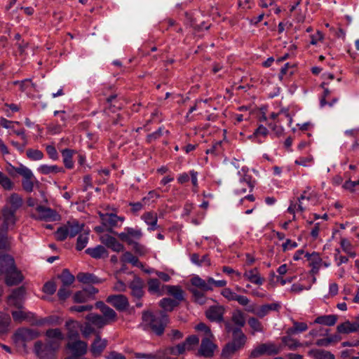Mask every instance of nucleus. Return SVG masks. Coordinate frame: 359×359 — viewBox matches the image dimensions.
I'll return each instance as SVG.
<instances>
[{"label": "nucleus", "mask_w": 359, "mask_h": 359, "mask_svg": "<svg viewBox=\"0 0 359 359\" xmlns=\"http://www.w3.org/2000/svg\"><path fill=\"white\" fill-rule=\"evenodd\" d=\"M142 321L144 326H148L157 335H161L168 323V316L164 311L153 315L149 311L142 313Z\"/></svg>", "instance_id": "nucleus-1"}, {"label": "nucleus", "mask_w": 359, "mask_h": 359, "mask_svg": "<svg viewBox=\"0 0 359 359\" xmlns=\"http://www.w3.org/2000/svg\"><path fill=\"white\" fill-rule=\"evenodd\" d=\"M116 99V95L113 94L109 96L106 100L109 106L102 113L101 115L103 122H102L100 126L104 130H108L111 125H122L121 116L116 113V108L114 109L111 107V103Z\"/></svg>", "instance_id": "nucleus-2"}, {"label": "nucleus", "mask_w": 359, "mask_h": 359, "mask_svg": "<svg viewBox=\"0 0 359 359\" xmlns=\"http://www.w3.org/2000/svg\"><path fill=\"white\" fill-rule=\"evenodd\" d=\"M233 341L227 344L222 352V357L229 358L231 357L237 351L243 347L246 342V336L240 329H233L232 330Z\"/></svg>", "instance_id": "nucleus-3"}, {"label": "nucleus", "mask_w": 359, "mask_h": 359, "mask_svg": "<svg viewBox=\"0 0 359 359\" xmlns=\"http://www.w3.org/2000/svg\"><path fill=\"white\" fill-rule=\"evenodd\" d=\"M84 224L79 222L76 219L68 221L65 224L59 227L55 232V238L57 240L62 241L67 236L71 238L76 236L83 229Z\"/></svg>", "instance_id": "nucleus-4"}, {"label": "nucleus", "mask_w": 359, "mask_h": 359, "mask_svg": "<svg viewBox=\"0 0 359 359\" xmlns=\"http://www.w3.org/2000/svg\"><path fill=\"white\" fill-rule=\"evenodd\" d=\"M59 348L55 343L37 341L34 345V353L39 359H55Z\"/></svg>", "instance_id": "nucleus-5"}, {"label": "nucleus", "mask_w": 359, "mask_h": 359, "mask_svg": "<svg viewBox=\"0 0 359 359\" xmlns=\"http://www.w3.org/2000/svg\"><path fill=\"white\" fill-rule=\"evenodd\" d=\"M11 167L15 169L18 174L22 176V186L23 189L28 193L33 191L34 182H37V180L32 171L22 164H20L18 167Z\"/></svg>", "instance_id": "nucleus-6"}, {"label": "nucleus", "mask_w": 359, "mask_h": 359, "mask_svg": "<svg viewBox=\"0 0 359 359\" xmlns=\"http://www.w3.org/2000/svg\"><path fill=\"white\" fill-rule=\"evenodd\" d=\"M114 233L121 241L126 243L128 245L139 241L143 236L142 229L138 227H126L123 232H114Z\"/></svg>", "instance_id": "nucleus-7"}, {"label": "nucleus", "mask_w": 359, "mask_h": 359, "mask_svg": "<svg viewBox=\"0 0 359 359\" xmlns=\"http://www.w3.org/2000/svg\"><path fill=\"white\" fill-rule=\"evenodd\" d=\"M281 347L273 343L262 344L255 348L250 353V358H257L263 355H273L280 353Z\"/></svg>", "instance_id": "nucleus-8"}, {"label": "nucleus", "mask_w": 359, "mask_h": 359, "mask_svg": "<svg viewBox=\"0 0 359 359\" xmlns=\"http://www.w3.org/2000/svg\"><path fill=\"white\" fill-rule=\"evenodd\" d=\"M35 211L36 214L33 213L32 217L36 220L54 222L60 219V215L57 212L50 208L37 205L35 208Z\"/></svg>", "instance_id": "nucleus-9"}, {"label": "nucleus", "mask_w": 359, "mask_h": 359, "mask_svg": "<svg viewBox=\"0 0 359 359\" xmlns=\"http://www.w3.org/2000/svg\"><path fill=\"white\" fill-rule=\"evenodd\" d=\"M305 257L309 261V265L311 266V273L313 275L317 274L322 266L327 268L331 265L329 262H323L320 255L317 252L306 253Z\"/></svg>", "instance_id": "nucleus-10"}, {"label": "nucleus", "mask_w": 359, "mask_h": 359, "mask_svg": "<svg viewBox=\"0 0 359 359\" xmlns=\"http://www.w3.org/2000/svg\"><path fill=\"white\" fill-rule=\"evenodd\" d=\"M25 296V289L24 287L15 289L8 298V304L18 309H22Z\"/></svg>", "instance_id": "nucleus-11"}, {"label": "nucleus", "mask_w": 359, "mask_h": 359, "mask_svg": "<svg viewBox=\"0 0 359 359\" xmlns=\"http://www.w3.org/2000/svg\"><path fill=\"white\" fill-rule=\"evenodd\" d=\"M106 301L119 311L126 310L129 306L128 298L123 294L109 295Z\"/></svg>", "instance_id": "nucleus-12"}, {"label": "nucleus", "mask_w": 359, "mask_h": 359, "mask_svg": "<svg viewBox=\"0 0 359 359\" xmlns=\"http://www.w3.org/2000/svg\"><path fill=\"white\" fill-rule=\"evenodd\" d=\"M214 337H204L201 340V346L198 351V355L205 358L212 357L217 346L212 341Z\"/></svg>", "instance_id": "nucleus-13"}, {"label": "nucleus", "mask_w": 359, "mask_h": 359, "mask_svg": "<svg viewBox=\"0 0 359 359\" xmlns=\"http://www.w3.org/2000/svg\"><path fill=\"white\" fill-rule=\"evenodd\" d=\"M280 306L278 303H272L264 304L259 308L255 309L253 306H250L246 309V311L250 313L255 314L260 318L266 316L271 311H278Z\"/></svg>", "instance_id": "nucleus-14"}, {"label": "nucleus", "mask_w": 359, "mask_h": 359, "mask_svg": "<svg viewBox=\"0 0 359 359\" xmlns=\"http://www.w3.org/2000/svg\"><path fill=\"white\" fill-rule=\"evenodd\" d=\"M310 198L311 194H308L306 191H304V193L300 196V197L298 198L297 203L292 202L290 203V206L287 208V212L293 215V220L295 219L294 213L296 211L304 212L306 209L307 205L304 203V201H309Z\"/></svg>", "instance_id": "nucleus-15"}, {"label": "nucleus", "mask_w": 359, "mask_h": 359, "mask_svg": "<svg viewBox=\"0 0 359 359\" xmlns=\"http://www.w3.org/2000/svg\"><path fill=\"white\" fill-rule=\"evenodd\" d=\"M221 294L226 298L228 301H236L241 306H247L250 303V299L243 295L237 294L231 289L229 287H224Z\"/></svg>", "instance_id": "nucleus-16"}, {"label": "nucleus", "mask_w": 359, "mask_h": 359, "mask_svg": "<svg viewBox=\"0 0 359 359\" xmlns=\"http://www.w3.org/2000/svg\"><path fill=\"white\" fill-rule=\"evenodd\" d=\"M129 288L131 290V295L137 299H140L144 295V281L140 277L135 276L129 283Z\"/></svg>", "instance_id": "nucleus-17"}, {"label": "nucleus", "mask_w": 359, "mask_h": 359, "mask_svg": "<svg viewBox=\"0 0 359 359\" xmlns=\"http://www.w3.org/2000/svg\"><path fill=\"white\" fill-rule=\"evenodd\" d=\"M224 311L225 309L223 306H212L206 311L205 315L210 321L221 322L223 320Z\"/></svg>", "instance_id": "nucleus-18"}, {"label": "nucleus", "mask_w": 359, "mask_h": 359, "mask_svg": "<svg viewBox=\"0 0 359 359\" xmlns=\"http://www.w3.org/2000/svg\"><path fill=\"white\" fill-rule=\"evenodd\" d=\"M67 347L72 351L73 358L83 355L87 352V343L81 340L69 342Z\"/></svg>", "instance_id": "nucleus-19"}, {"label": "nucleus", "mask_w": 359, "mask_h": 359, "mask_svg": "<svg viewBox=\"0 0 359 359\" xmlns=\"http://www.w3.org/2000/svg\"><path fill=\"white\" fill-rule=\"evenodd\" d=\"M97 309H99L102 313V317L110 324L116 320V313L109 306H107L103 302H97L95 304Z\"/></svg>", "instance_id": "nucleus-20"}, {"label": "nucleus", "mask_w": 359, "mask_h": 359, "mask_svg": "<svg viewBox=\"0 0 359 359\" xmlns=\"http://www.w3.org/2000/svg\"><path fill=\"white\" fill-rule=\"evenodd\" d=\"M141 219L148 226V231H154L159 228L158 225V216L154 212L149 211L144 212L142 215Z\"/></svg>", "instance_id": "nucleus-21"}, {"label": "nucleus", "mask_w": 359, "mask_h": 359, "mask_svg": "<svg viewBox=\"0 0 359 359\" xmlns=\"http://www.w3.org/2000/svg\"><path fill=\"white\" fill-rule=\"evenodd\" d=\"M102 243L105 245L107 248L111 249L114 252H122L124 250V246L116 238L110 235H103L100 238Z\"/></svg>", "instance_id": "nucleus-22"}, {"label": "nucleus", "mask_w": 359, "mask_h": 359, "mask_svg": "<svg viewBox=\"0 0 359 359\" xmlns=\"http://www.w3.org/2000/svg\"><path fill=\"white\" fill-rule=\"evenodd\" d=\"M102 224L105 226L114 227L118 225V222H123L125 219L123 217H119L113 213L100 214Z\"/></svg>", "instance_id": "nucleus-23"}, {"label": "nucleus", "mask_w": 359, "mask_h": 359, "mask_svg": "<svg viewBox=\"0 0 359 359\" xmlns=\"http://www.w3.org/2000/svg\"><path fill=\"white\" fill-rule=\"evenodd\" d=\"M15 269V261L11 256L4 255L0 257V273L7 274Z\"/></svg>", "instance_id": "nucleus-24"}, {"label": "nucleus", "mask_w": 359, "mask_h": 359, "mask_svg": "<svg viewBox=\"0 0 359 359\" xmlns=\"http://www.w3.org/2000/svg\"><path fill=\"white\" fill-rule=\"evenodd\" d=\"M15 213V210L9 208H6L3 210L4 222L1 227L2 231H7L10 226L15 224L16 222Z\"/></svg>", "instance_id": "nucleus-25"}, {"label": "nucleus", "mask_w": 359, "mask_h": 359, "mask_svg": "<svg viewBox=\"0 0 359 359\" xmlns=\"http://www.w3.org/2000/svg\"><path fill=\"white\" fill-rule=\"evenodd\" d=\"M46 337L49 343H55L59 348L62 341L65 339L64 334L59 328L49 329L46 332Z\"/></svg>", "instance_id": "nucleus-26"}, {"label": "nucleus", "mask_w": 359, "mask_h": 359, "mask_svg": "<svg viewBox=\"0 0 359 359\" xmlns=\"http://www.w3.org/2000/svg\"><path fill=\"white\" fill-rule=\"evenodd\" d=\"M238 174L240 176L239 184H245L248 187L249 191H252L255 187V181L252 180V176L248 174V168L243 167Z\"/></svg>", "instance_id": "nucleus-27"}, {"label": "nucleus", "mask_w": 359, "mask_h": 359, "mask_svg": "<svg viewBox=\"0 0 359 359\" xmlns=\"http://www.w3.org/2000/svg\"><path fill=\"white\" fill-rule=\"evenodd\" d=\"M243 277L252 283L261 285L264 282V278H262L257 268L252 269L248 271H245L243 273Z\"/></svg>", "instance_id": "nucleus-28"}, {"label": "nucleus", "mask_w": 359, "mask_h": 359, "mask_svg": "<svg viewBox=\"0 0 359 359\" xmlns=\"http://www.w3.org/2000/svg\"><path fill=\"white\" fill-rule=\"evenodd\" d=\"M15 337L18 339L23 341H29L39 337L38 332L27 328L19 329L16 333Z\"/></svg>", "instance_id": "nucleus-29"}, {"label": "nucleus", "mask_w": 359, "mask_h": 359, "mask_svg": "<svg viewBox=\"0 0 359 359\" xmlns=\"http://www.w3.org/2000/svg\"><path fill=\"white\" fill-rule=\"evenodd\" d=\"M86 253L89 255L94 259H102L107 257L109 254L106 248L101 245H97L95 248H88L86 250Z\"/></svg>", "instance_id": "nucleus-30"}, {"label": "nucleus", "mask_w": 359, "mask_h": 359, "mask_svg": "<svg viewBox=\"0 0 359 359\" xmlns=\"http://www.w3.org/2000/svg\"><path fill=\"white\" fill-rule=\"evenodd\" d=\"M107 345L106 339H102L97 334L96 338L91 345L90 351L94 356H99Z\"/></svg>", "instance_id": "nucleus-31"}, {"label": "nucleus", "mask_w": 359, "mask_h": 359, "mask_svg": "<svg viewBox=\"0 0 359 359\" xmlns=\"http://www.w3.org/2000/svg\"><path fill=\"white\" fill-rule=\"evenodd\" d=\"M23 280V276L20 271L17 269L6 274V283L8 286L15 285L20 283Z\"/></svg>", "instance_id": "nucleus-32"}, {"label": "nucleus", "mask_w": 359, "mask_h": 359, "mask_svg": "<svg viewBox=\"0 0 359 359\" xmlns=\"http://www.w3.org/2000/svg\"><path fill=\"white\" fill-rule=\"evenodd\" d=\"M359 329V322L351 323L346 321L337 327V332L342 334H348L356 332Z\"/></svg>", "instance_id": "nucleus-33"}, {"label": "nucleus", "mask_w": 359, "mask_h": 359, "mask_svg": "<svg viewBox=\"0 0 359 359\" xmlns=\"http://www.w3.org/2000/svg\"><path fill=\"white\" fill-rule=\"evenodd\" d=\"M191 283L193 286H195L203 291L212 290V287L210 285V283H209L208 278L207 279V281H205L198 276H195L191 279Z\"/></svg>", "instance_id": "nucleus-34"}, {"label": "nucleus", "mask_w": 359, "mask_h": 359, "mask_svg": "<svg viewBox=\"0 0 359 359\" xmlns=\"http://www.w3.org/2000/svg\"><path fill=\"white\" fill-rule=\"evenodd\" d=\"M309 355L314 359H334V355L330 351L321 349H311L309 351Z\"/></svg>", "instance_id": "nucleus-35"}, {"label": "nucleus", "mask_w": 359, "mask_h": 359, "mask_svg": "<svg viewBox=\"0 0 359 359\" xmlns=\"http://www.w3.org/2000/svg\"><path fill=\"white\" fill-rule=\"evenodd\" d=\"M165 287L168 293L175 298L174 300L180 303V302L184 299V291L180 286L166 285Z\"/></svg>", "instance_id": "nucleus-36"}, {"label": "nucleus", "mask_w": 359, "mask_h": 359, "mask_svg": "<svg viewBox=\"0 0 359 359\" xmlns=\"http://www.w3.org/2000/svg\"><path fill=\"white\" fill-rule=\"evenodd\" d=\"M86 319L93 325L99 328L103 327L104 325H108V322L102 316L90 313L86 316Z\"/></svg>", "instance_id": "nucleus-37"}, {"label": "nucleus", "mask_w": 359, "mask_h": 359, "mask_svg": "<svg viewBox=\"0 0 359 359\" xmlns=\"http://www.w3.org/2000/svg\"><path fill=\"white\" fill-rule=\"evenodd\" d=\"M61 153L65 166L68 169L72 168L74 167L72 157L75 154V151L69 149H65L62 150Z\"/></svg>", "instance_id": "nucleus-38"}, {"label": "nucleus", "mask_w": 359, "mask_h": 359, "mask_svg": "<svg viewBox=\"0 0 359 359\" xmlns=\"http://www.w3.org/2000/svg\"><path fill=\"white\" fill-rule=\"evenodd\" d=\"M337 321V316L336 315H325L316 318L314 323L327 326H332Z\"/></svg>", "instance_id": "nucleus-39"}, {"label": "nucleus", "mask_w": 359, "mask_h": 359, "mask_svg": "<svg viewBox=\"0 0 359 359\" xmlns=\"http://www.w3.org/2000/svg\"><path fill=\"white\" fill-rule=\"evenodd\" d=\"M76 278L79 282L86 284L100 283L99 278L88 273H79L77 274Z\"/></svg>", "instance_id": "nucleus-40"}, {"label": "nucleus", "mask_w": 359, "mask_h": 359, "mask_svg": "<svg viewBox=\"0 0 359 359\" xmlns=\"http://www.w3.org/2000/svg\"><path fill=\"white\" fill-rule=\"evenodd\" d=\"M121 261L123 263H130L135 266H143L142 264L139 262L138 258L133 255L130 252H124L121 257Z\"/></svg>", "instance_id": "nucleus-41"}, {"label": "nucleus", "mask_w": 359, "mask_h": 359, "mask_svg": "<svg viewBox=\"0 0 359 359\" xmlns=\"http://www.w3.org/2000/svg\"><path fill=\"white\" fill-rule=\"evenodd\" d=\"M37 170L43 175H48L50 173H57L64 172V170L62 167H59L56 165H48L46 164L41 165L37 168Z\"/></svg>", "instance_id": "nucleus-42"}, {"label": "nucleus", "mask_w": 359, "mask_h": 359, "mask_svg": "<svg viewBox=\"0 0 359 359\" xmlns=\"http://www.w3.org/2000/svg\"><path fill=\"white\" fill-rule=\"evenodd\" d=\"M65 326L69 330L68 337L69 339L76 338L79 336L78 328L79 323L77 321L69 320L66 322Z\"/></svg>", "instance_id": "nucleus-43"}, {"label": "nucleus", "mask_w": 359, "mask_h": 359, "mask_svg": "<svg viewBox=\"0 0 359 359\" xmlns=\"http://www.w3.org/2000/svg\"><path fill=\"white\" fill-rule=\"evenodd\" d=\"M58 278L62 283V286L69 287L75 280V277L67 269H64Z\"/></svg>", "instance_id": "nucleus-44"}, {"label": "nucleus", "mask_w": 359, "mask_h": 359, "mask_svg": "<svg viewBox=\"0 0 359 359\" xmlns=\"http://www.w3.org/2000/svg\"><path fill=\"white\" fill-rule=\"evenodd\" d=\"M160 306L163 309V311H172L179 305V302L170 298H163L160 301Z\"/></svg>", "instance_id": "nucleus-45"}, {"label": "nucleus", "mask_w": 359, "mask_h": 359, "mask_svg": "<svg viewBox=\"0 0 359 359\" xmlns=\"http://www.w3.org/2000/svg\"><path fill=\"white\" fill-rule=\"evenodd\" d=\"M308 329V325L305 323L294 322L293 326L287 329L286 333L289 335H293L303 332Z\"/></svg>", "instance_id": "nucleus-46"}, {"label": "nucleus", "mask_w": 359, "mask_h": 359, "mask_svg": "<svg viewBox=\"0 0 359 359\" xmlns=\"http://www.w3.org/2000/svg\"><path fill=\"white\" fill-rule=\"evenodd\" d=\"M232 322L238 327V329L243 327L245 324V320L243 313L241 310H236L233 312L231 316Z\"/></svg>", "instance_id": "nucleus-47"}, {"label": "nucleus", "mask_w": 359, "mask_h": 359, "mask_svg": "<svg viewBox=\"0 0 359 359\" xmlns=\"http://www.w3.org/2000/svg\"><path fill=\"white\" fill-rule=\"evenodd\" d=\"M135 358L137 359H164L165 353L162 351L150 353H137L135 354Z\"/></svg>", "instance_id": "nucleus-48"}, {"label": "nucleus", "mask_w": 359, "mask_h": 359, "mask_svg": "<svg viewBox=\"0 0 359 359\" xmlns=\"http://www.w3.org/2000/svg\"><path fill=\"white\" fill-rule=\"evenodd\" d=\"M191 292L193 294L194 301L199 304H204L206 302V297L203 290H198V289H190Z\"/></svg>", "instance_id": "nucleus-49"}, {"label": "nucleus", "mask_w": 359, "mask_h": 359, "mask_svg": "<svg viewBox=\"0 0 359 359\" xmlns=\"http://www.w3.org/2000/svg\"><path fill=\"white\" fill-rule=\"evenodd\" d=\"M11 318L8 315L0 316V334H6L8 331V327L11 323Z\"/></svg>", "instance_id": "nucleus-50"}, {"label": "nucleus", "mask_w": 359, "mask_h": 359, "mask_svg": "<svg viewBox=\"0 0 359 359\" xmlns=\"http://www.w3.org/2000/svg\"><path fill=\"white\" fill-rule=\"evenodd\" d=\"M283 343L287 346L290 349L294 350L297 347L301 346V344L295 339L291 337V335L287 334L282 338Z\"/></svg>", "instance_id": "nucleus-51"}, {"label": "nucleus", "mask_w": 359, "mask_h": 359, "mask_svg": "<svg viewBox=\"0 0 359 359\" xmlns=\"http://www.w3.org/2000/svg\"><path fill=\"white\" fill-rule=\"evenodd\" d=\"M88 243V233H80L77 238L76 248L77 250H82Z\"/></svg>", "instance_id": "nucleus-52"}, {"label": "nucleus", "mask_w": 359, "mask_h": 359, "mask_svg": "<svg viewBox=\"0 0 359 359\" xmlns=\"http://www.w3.org/2000/svg\"><path fill=\"white\" fill-rule=\"evenodd\" d=\"M9 203L11 205V209L17 210L22 205V198L17 194H13L9 198Z\"/></svg>", "instance_id": "nucleus-53"}, {"label": "nucleus", "mask_w": 359, "mask_h": 359, "mask_svg": "<svg viewBox=\"0 0 359 359\" xmlns=\"http://www.w3.org/2000/svg\"><path fill=\"white\" fill-rule=\"evenodd\" d=\"M26 154L27 158L32 161H39L44 156L41 151L34 149H28L26 151Z\"/></svg>", "instance_id": "nucleus-54"}, {"label": "nucleus", "mask_w": 359, "mask_h": 359, "mask_svg": "<svg viewBox=\"0 0 359 359\" xmlns=\"http://www.w3.org/2000/svg\"><path fill=\"white\" fill-rule=\"evenodd\" d=\"M0 185L6 190H11L14 184L11 179L0 171Z\"/></svg>", "instance_id": "nucleus-55"}, {"label": "nucleus", "mask_w": 359, "mask_h": 359, "mask_svg": "<svg viewBox=\"0 0 359 359\" xmlns=\"http://www.w3.org/2000/svg\"><path fill=\"white\" fill-rule=\"evenodd\" d=\"M130 245L133 246V250L137 255L140 256H143L146 255L148 252V249L147 247L139 243L138 241L134 242L133 243H131Z\"/></svg>", "instance_id": "nucleus-56"}, {"label": "nucleus", "mask_w": 359, "mask_h": 359, "mask_svg": "<svg viewBox=\"0 0 359 359\" xmlns=\"http://www.w3.org/2000/svg\"><path fill=\"white\" fill-rule=\"evenodd\" d=\"M170 353L172 355H179L184 353L186 351H189L188 348L184 341L183 343L179 344L175 346L169 348Z\"/></svg>", "instance_id": "nucleus-57"}, {"label": "nucleus", "mask_w": 359, "mask_h": 359, "mask_svg": "<svg viewBox=\"0 0 359 359\" xmlns=\"http://www.w3.org/2000/svg\"><path fill=\"white\" fill-rule=\"evenodd\" d=\"M18 311H13L11 312L13 318L16 322H22L29 317L30 313H26L22 311V309H18Z\"/></svg>", "instance_id": "nucleus-58"}, {"label": "nucleus", "mask_w": 359, "mask_h": 359, "mask_svg": "<svg viewBox=\"0 0 359 359\" xmlns=\"http://www.w3.org/2000/svg\"><path fill=\"white\" fill-rule=\"evenodd\" d=\"M161 282L157 278H151L148 280V290L149 292L156 293L160 290Z\"/></svg>", "instance_id": "nucleus-59"}, {"label": "nucleus", "mask_w": 359, "mask_h": 359, "mask_svg": "<svg viewBox=\"0 0 359 359\" xmlns=\"http://www.w3.org/2000/svg\"><path fill=\"white\" fill-rule=\"evenodd\" d=\"M248 325L253 330L254 332H263V326L257 318L252 317L248 319Z\"/></svg>", "instance_id": "nucleus-60"}, {"label": "nucleus", "mask_w": 359, "mask_h": 359, "mask_svg": "<svg viewBox=\"0 0 359 359\" xmlns=\"http://www.w3.org/2000/svg\"><path fill=\"white\" fill-rule=\"evenodd\" d=\"M160 197V195L154 190L150 191L148 194L143 197L142 201L145 205H149L151 203L154 202L155 198Z\"/></svg>", "instance_id": "nucleus-61"}, {"label": "nucleus", "mask_w": 359, "mask_h": 359, "mask_svg": "<svg viewBox=\"0 0 359 359\" xmlns=\"http://www.w3.org/2000/svg\"><path fill=\"white\" fill-rule=\"evenodd\" d=\"M73 299L74 302L76 303H83L90 299L83 289L81 291L76 292L74 294Z\"/></svg>", "instance_id": "nucleus-62"}, {"label": "nucleus", "mask_w": 359, "mask_h": 359, "mask_svg": "<svg viewBox=\"0 0 359 359\" xmlns=\"http://www.w3.org/2000/svg\"><path fill=\"white\" fill-rule=\"evenodd\" d=\"M189 174H190L191 184L193 185L192 191H193V192L196 193L198 190V173L197 171H195L194 170H191L189 171Z\"/></svg>", "instance_id": "nucleus-63"}, {"label": "nucleus", "mask_w": 359, "mask_h": 359, "mask_svg": "<svg viewBox=\"0 0 359 359\" xmlns=\"http://www.w3.org/2000/svg\"><path fill=\"white\" fill-rule=\"evenodd\" d=\"M184 342L188 348V350H191L198 344L199 339L196 335H191L188 337Z\"/></svg>", "instance_id": "nucleus-64"}]
</instances>
